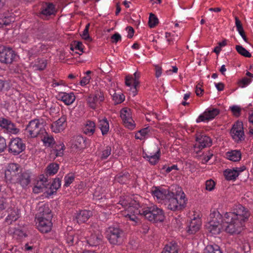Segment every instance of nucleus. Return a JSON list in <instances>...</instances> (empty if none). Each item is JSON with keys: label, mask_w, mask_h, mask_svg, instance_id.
<instances>
[{"label": "nucleus", "mask_w": 253, "mask_h": 253, "mask_svg": "<svg viewBox=\"0 0 253 253\" xmlns=\"http://www.w3.org/2000/svg\"><path fill=\"white\" fill-rule=\"evenodd\" d=\"M75 176L73 173H69L64 177L65 183L64 186H69L74 180Z\"/></svg>", "instance_id": "nucleus-46"}, {"label": "nucleus", "mask_w": 253, "mask_h": 253, "mask_svg": "<svg viewBox=\"0 0 253 253\" xmlns=\"http://www.w3.org/2000/svg\"><path fill=\"white\" fill-rule=\"evenodd\" d=\"M137 209L135 210L134 211V214H129V213H127L126 215V217L129 218V220L132 221H134L135 222H137V221L138 220V218L137 217V216H136L137 214H140L139 213H136V211L137 210Z\"/></svg>", "instance_id": "nucleus-54"}, {"label": "nucleus", "mask_w": 253, "mask_h": 253, "mask_svg": "<svg viewBox=\"0 0 253 253\" xmlns=\"http://www.w3.org/2000/svg\"><path fill=\"white\" fill-rule=\"evenodd\" d=\"M235 24L239 34L241 36L243 40L246 42H247L248 40L244 31L242 25L237 17H235Z\"/></svg>", "instance_id": "nucleus-37"}, {"label": "nucleus", "mask_w": 253, "mask_h": 253, "mask_svg": "<svg viewBox=\"0 0 253 253\" xmlns=\"http://www.w3.org/2000/svg\"><path fill=\"white\" fill-rule=\"evenodd\" d=\"M103 100V93L99 91H95L94 94L89 95L87 99L88 105L92 109H97L99 104Z\"/></svg>", "instance_id": "nucleus-12"}, {"label": "nucleus", "mask_w": 253, "mask_h": 253, "mask_svg": "<svg viewBox=\"0 0 253 253\" xmlns=\"http://www.w3.org/2000/svg\"><path fill=\"white\" fill-rule=\"evenodd\" d=\"M200 218L194 217L191 220L187 227V231L189 234H194L198 231L201 226Z\"/></svg>", "instance_id": "nucleus-18"}, {"label": "nucleus", "mask_w": 253, "mask_h": 253, "mask_svg": "<svg viewBox=\"0 0 253 253\" xmlns=\"http://www.w3.org/2000/svg\"><path fill=\"white\" fill-rule=\"evenodd\" d=\"M178 247L175 242H170L166 245L161 253H178Z\"/></svg>", "instance_id": "nucleus-27"}, {"label": "nucleus", "mask_w": 253, "mask_h": 253, "mask_svg": "<svg viewBox=\"0 0 253 253\" xmlns=\"http://www.w3.org/2000/svg\"><path fill=\"white\" fill-rule=\"evenodd\" d=\"M16 54L12 49L4 45L0 46V61L5 64L11 63Z\"/></svg>", "instance_id": "nucleus-6"}, {"label": "nucleus", "mask_w": 253, "mask_h": 253, "mask_svg": "<svg viewBox=\"0 0 253 253\" xmlns=\"http://www.w3.org/2000/svg\"><path fill=\"white\" fill-rule=\"evenodd\" d=\"M250 215L249 211L245 207L240 204L235 205L232 211L224 215L223 226L225 231L231 234L240 233Z\"/></svg>", "instance_id": "nucleus-1"}, {"label": "nucleus", "mask_w": 253, "mask_h": 253, "mask_svg": "<svg viewBox=\"0 0 253 253\" xmlns=\"http://www.w3.org/2000/svg\"><path fill=\"white\" fill-rule=\"evenodd\" d=\"M150 127H147L140 130L138 131V133H139L141 136H145L150 131Z\"/></svg>", "instance_id": "nucleus-60"}, {"label": "nucleus", "mask_w": 253, "mask_h": 253, "mask_svg": "<svg viewBox=\"0 0 253 253\" xmlns=\"http://www.w3.org/2000/svg\"><path fill=\"white\" fill-rule=\"evenodd\" d=\"M25 133L31 138L39 137L45 133V128L39 119L30 121L25 129Z\"/></svg>", "instance_id": "nucleus-4"}, {"label": "nucleus", "mask_w": 253, "mask_h": 253, "mask_svg": "<svg viewBox=\"0 0 253 253\" xmlns=\"http://www.w3.org/2000/svg\"><path fill=\"white\" fill-rule=\"evenodd\" d=\"M120 117L125 127L131 130L134 128L135 124L129 112H121Z\"/></svg>", "instance_id": "nucleus-14"}, {"label": "nucleus", "mask_w": 253, "mask_h": 253, "mask_svg": "<svg viewBox=\"0 0 253 253\" xmlns=\"http://www.w3.org/2000/svg\"><path fill=\"white\" fill-rule=\"evenodd\" d=\"M106 236L109 243L114 245L121 244L125 238V233L118 227H109L106 231Z\"/></svg>", "instance_id": "nucleus-5"}, {"label": "nucleus", "mask_w": 253, "mask_h": 253, "mask_svg": "<svg viewBox=\"0 0 253 253\" xmlns=\"http://www.w3.org/2000/svg\"><path fill=\"white\" fill-rule=\"evenodd\" d=\"M226 158L230 161L238 162L241 158V153L239 150H232L226 153Z\"/></svg>", "instance_id": "nucleus-28"}, {"label": "nucleus", "mask_w": 253, "mask_h": 253, "mask_svg": "<svg viewBox=\"0 0 253 253\" xmlns=\"http://www.w3.org/2000/svg\"><path fill=\"white\" fill-rule=\"evenodd\" d=\"M66 240L67 243L69 246H72L75 243H77L78 241V238L75 236V234L73 232H70L67 234L66 235Z\"/></svg>", "instance_id": "nucleus-39"}, {"label": "nucleus", "mask_w": 253, "mask_h": 253, "mask_svg": "<svg viewBox=\"0 0 253 253\" xmlns=\"http://www.w3.org/2000/svg\"><path fill=\"white\" fill-rule=\"evenodd\" d=\"M95 123L91 121H87L83 128L84 133L88 135H91L95 131Z\"/></svg>", "instance_id": "nucleus-29"}, {"label": "nucleus", "mask_w": 253, "mask_h": 253, "mask_svg": "<svg viewBox=\"0 0 253 253\" xmlns=\"http://www.w3.org/2000/svg\"><path fill=\"white\" fill-rule=\"evenodd\" d=\"M6 129L8 132L12 134H17L19 132V129L17 128L15 125L10 122Z\"/></svg>", "instance_id": "nucleus-49"}, {"label": "nucleus", "mask_w": 253, "mask_h": 253, "mask_svg": "<svg viewBox=\"0 0 253 253\" xmlns=\"http://www.w3.org/2000/svg\"><path fill=\"white\" fill-rule=\"evenodd\" d=\"M224 176L227 180H234L238 176V173L235 169H227L224 172Z\"/></svg>", "instance_id": "nucleus-30"}, {"label": "nucleus", "mask_w": 253, "mask_h": 253, "mask_svg": "<svg viewBox=\"0 0 253 253\" xmlns=\"http://www.w3.org/2000/svg\"><path fill=\"white\" fill-rule=\"evenodd\" d=\"M38 70H43L46 66V62L44 60H40L39 62V64L37 65Z\"/></svg>", "instance_id": "nucleus-57"}, {"label": "nucleus", "mask_w": 253, "mask_h": 253, "mask_svg": "<svg viewBox=\"0 0 253 253\" xmlns=\"http://www.w3.org/2000/svg\"><path fill=\"white\" fill-rule=\"evenodd\" d=\"M159 20L156 16L153 13H150L149 18V26L150 28H153L158 23Z\"/></svg>", "instance_id": "nucleus-44"}, {"label": "nucleus", "mask_w": 253, "mask_h": 253, "mask_svg": "<svg viewBox=\"0 0 253 253\" xmlns=\"http://www.w3.org/2000/svg\"><path fill=\"white\" fill-rule=\"evenodd\" d=\"M169 195L164 203L168 209L175 211L185 208L187 200L185 199L184 192L181 193L179 199L177 196L175 195L173 192H171Z\"/></svg>", "instance_id": "nucleus-3"}, {"label": "nucleus", "mask_w": 253, "mask_h": 253, "mask_svg": "<svg viewBox=\"0 0 253 253\" xmlns=\"http://www.w3.org/2000/svg\"><path fill=\"white\" fill-rule=\"evenodd\" d=\"M74 46H75V48L76 50H79L81 51L82 52H83V43L82 42L78 41H74Z\"/></svg>", "instance_id": "nucleus-59"}, {"label": "nucleus", "mask_w": 253, "mask_h": 253, "mask_svg": "<svg viewBox=\"0 0 253 253\" xmlns=\"http://www.w3.org/2000/svg\"><path fill=\"white\" fill-rule=\"evenodd\" d=\"M159 150H158L153 155V156H151L150 158H147L151 165H155L158 161L160 157Z\"/></svg>", "instance_id": "nucleus-47"}, {"label": "nucleus", "mask_w": 253, "mask_h": 253, "mask_svg": "<svg viewBox=\"0 0 253 253\" xmlns=\"http://www.w3.org/2000/svg\"><path fill=\"white\" fill-rule=\"evenodd\" d=\"M126 30H127V37L129 39L132 38L134 32L133 28L132 27L128 26L126 28Z\"/></svg>", "instance_id": "nucleus-63"}, {"label": "nucleus", "mask_w": 253, "mask_h": 253, "mask_svg": "<svg viewBox=\"0 0 253 253\" xmlns=\"http://www.w3.org/2000/svg\"><path fill=\"white\" fill-rule=\"evenodd\" d=\"M196 141L197 143L196 145H197V147L200 149L209 147L211 145V138L205 134H199L197 135Z\"/></svg>", "instance_id": "nucleus-21"}, {"label": "nucleus", "mask_w": 253, "mask_h": 253, "mask_svg": "<svg viewBox=\"0 0 253 253\" xmlns=\"http://www.w3.org/2000/svg\"><path fill=\"white\" fill-rule=\"evenodd\" d=\"M6 147V143L5 139L1 136H0V153L3 152Z\"/></svg>", "instance_id": "nucleus-55"}, {"label": "nucleus", "mask_w": 253, "mask_h": 253, "mask_svg": "<svg viewBox=\"0 0 253 253\" xmlns=\"http://www.w3.org/2000/svg\"><path fill=\"white\" fill-rule=\"evenodd\" d=\"M65 121L66 118L65 117H62L59 118L52 124L51 126L52 131L55 133H58L63 131L65 128L64 123Z\"/></svg>", "instance_id": "nucleus-24"}, {"label": "nucleus", "mask_w": 253, "mask_h": 253, "mask_svg": "<svg viewBox=\"0 0 253 253\" xmlns=\"http://www.w3.org/2000/svg\"><path fill=\"white\" fill-rule=\"evenodd\" d=\"M15 183H19L22 187H26L31 182V174L28 171H21L18 174Z\"/></svg>", "instance_id": "nucleus-17"}, {"label": "nucleus", "mask_w": 253, "mask_h": 253, "mask_svg": "<svg viewBox=\"0 0 253 253\" xmlns=\"http://www.w3.org/2000/svg\"><path fill=\"white\" fill-rule=\"evenodd\" d=\"M90 79L91 78L88 76L83 77V79L80 81L81 85L84 86L86 84H88L90 82Z\"/></svg>", "instance_id": "nucleus-61"}, {"label": "nucleus", "mask_w": 253, "mask_h": 253, "mask_svg": "<svg viewBox=\"0 0 253 253\" xmlns=\"http://www.w3.org/2000/svg\"><path fill=\"white\" fill-rule=\"evenodd\" d=\"M220 221L209 220L206 227L207 230L212 235H216L220 232Z\"/></svg>", "instance_id": "nucleus-20"}, {"label": "nucleus", "mask_w": 253, "mask_h": 253, "mask_svg": "<svg viewBox=\"0 0 253 253\" xmlns=\"http://www.w3.org/2000/svg\"><path fill=\"white\" fill-rule=\"evenodd\" d=\"M71 146L76 149H83L85 147V140L81 135L74 136L71 140Z\"/></svg>", "instance_id": "nucleus-22"}, {"label": "nucleus", "mask_w": 253, "mask_h": 253, "mask_svg": "<svg viewBox=\"0 0 253 253\" xmlns=\"http://www.w3.org/2000/svg\"><path fill=\"white\" fill-rule=\"evenodd\" d=\"M18 218V214H17L16 211H13L7 216L6 218V221L7 222L11 224L12 221H16Z\"/></svg>", "instance_id": "nucleus-50"}, {"label": "nucleus", "mask_w": 253, "mask_h": 253, "mask_svg": "<svg viewBox=\"0 0 253 253\" xmlns=\"http://www.w3.org/2000/svg\"><path fill=\"white\" fill-rule=\"evenodd\" d=\"M155 76L157 78H159L162 73V69L159 65H155Z\"/></svg>", "instance_id": "nucleus-62"}, {"label": "nucleus", "mask_w": 253, "mask_h": 253, "mask_svg": "<svg viewBox=\"0 0 253 253\" xmlns=\"http://www.w3.org/2000/svg\"><path fill=\"white\" fill-rule=\"evenodd\" d=\"M98 126L100 129L102 135L106 134L109 129V125L108 121L106 118H104L99 121Z\"/></svg>", "instance_id": "nucleus-31"}, {"label": "nucleus", "mask_w": 253, "mask_h": 253, "mask_svg": "<svg viewBox=\"0 0 253 253\" xmlns=\"http://www.w3.org/2000/svg\"><path fill=\"white\" fill-rule=\"evenodd\" d=\"M49 184L47 178L44 175H41L33 188V191L35 194L42 192L48 188Z\"/></svg>", "instance_id": "nucleus-13"}, {"label": "nucleus", "mask_w": 253, "mask_h": 253, "mask_svg": "<svg viewBox=\"0 0 253 253\" xmlns=\"http://www.w3.org/2000/svg\"><path fill=\"white\" fill-rule=\"evenodd\" d=\"M102 234L99 231H97L87 238L86 242L90 246H97L102 244Z\"/></svg>", "instance_id": "nucleus-15"}, {"label": "nucleus", "mask_w": 253, "mask_h": 253, "mask_svg": "<svg viewBox=\"0 0 253 253\" xmlns=\"http://www.w3.org/2000/svg\"><path fill=\"white\" fill-rule=\"evenodd\" d=\"M129 174L128 172H122L117 174L115 177V180L121 184H124L128 180Z\"/></svg>", "instance_id": "nucleus-34"}, {"label": "nucleus", "mask_w": 253, "mask_h": 253, "mask_svg": "<svg viewBox=\"0 0 253 253\" xmlns=\"http://www.w3.org/2000/svg\"><path fill=\"white\" fill-rule=\"evenodd\" d=\"M125 83L126 85L129 87L130 93L134 96L137 93V86L139 84L138 80L133 79V77L132 76H126Z\"/></svg>", "instance_id": "nucleus-19"}, {"label": "nucleus", "mask_w": 253, "mask_h": 253, "mask_svg": "<svg viewBox=\"0 0 253 253\" xmlns=\"http://www.w3.org/2000/svg\"><path fill=\"white\" fill-rule=\"evenodd\" d=\"M1 18L3 20V24H4V26L9 25L14 20V18L11 16H2Z\"/></svg>", "instance_id": "nucleus-53"}, {"label": "nucleus", "mask_w": 253, "mask_h": 253, "mask_svg": "<svg viewBox=\"0 0 253 253\" xmlns=\"http://www.w3.org/2000/svg\"><path fill=\"white\" fill-rule=\"evenodd\" d=\"M230 134L232 138L236 142H239L244 139V132L243 124L240 122H237L234 124L230 131Z\"/></svg>", "instance_id": "nucleus-10"}, {"label": "nucleus", "mask_w": 253, "mask_h": 253, "mask_svg": "<svg viewBox=\"0 0 253 253\" xmlns=\"http://www.w3.org/2000/svg\"><path fill=\"white\" fill-rule=\"evenodd\" d=\"M59 169V166L56 163H51L49 164L47 168L46 174V175H53L57 173Z\"/></svg>", "instance_id": "nucleus-36"}, {"label": "nucleus", "mask_w": 253, "mask_h": 253, "mask_svg": "<svg viewBox=\"0 0 253 253\" xmlns=\"http://www.w3.org/2000/svg\"><path fill=\"white\" fill-rule=\"evenodd\" d=\"M51 218L49 215L47 218L40 217L37 219V226L40 231L43 233H46L50 231L52 226Z\"/></svg>", "instance_id": "nucleus-9"}, {"label": "nucleus", "mask_w": 253, "mask_h": 253, "mask_svg": "<svg viewBox=\"0 0 253 253\" xmlns=\"http://www.w3.org/2000/svg\"><path fill=\"white\" fill-rule=\"evenodd\" d=\"M215 187V182L212 179L208 180L206 182V189L210 191L214 189Z\"/></svg>", "instance_id": "nucleus-52"}, {"label": "nucleus", "mask_w": 253, "mask_h": 253, "mask_svg": "<svg viewBox=\"0 0 253 253\" xmlns=\"http://www.w3.org/2000/svg\"><path fill=\"white\" fill-rule=\"evenodd\" d=\"M61 181L59 178H55L52 183L48 186L51 189V191L49 193L50 195H52L56 192V190L60 187Z\"/></svg>", "instance_id": "nucleus-38"}, {"label": "nucleus", "mask_w": 253, "mask_h": 253, "mask_svg": "<svg viewBox=\"0 0 253 253\" xmlns=\"http://www.w3.org/2000/svg\"><path fill=\"white\" fill-rule=\"evenodd\" d=\"M54 5L52 3L45 2L43 3L41 8L39 16L43 19L47 20L51 15H54L56 13Z\"/></svg>", "instance_id": "nucleus-11"}, {"label": "nucleus", "mask_w": 253, "mask_h": 253, "mask_svg": "<svg viewBox=\"0 0 253 253\" xmlns=\"http://www.w3.org/2000/svg\"><path fill=\"white\" fill-rule=\"evenodd\" d=\"M236 49L237 51L241 55L246 57H251V54L242 45H236Z\"/></svg>", "instance_id": "nucleus-40"}, {"label": "nucleus", "mask_w": 253, "mask_h": 253, "mask_svg": "<svg viewBox=\"0 0 253 253\" xmlns=\"http://www.w3.org/2000/svg\"><path fill=\"white\" fill-rule=\"evenodd\" d=\"M112 98L115 104L121 103L125 100V95L122 93L115 92Z\"/></svg>", "instance_id": "nucleus-41"}, {"label": "nucleus", "mask_w": 253, "mask_h": 253, "mask_svg": "<svg viewBox=\"0 0 253 253\" xmlns=\"http://www.w3.org/2000/svg\"><path fill=\"white\" fill-rule=\"evenodd\" d=\"M112 149L109 146L105 147L102 150L100 158L102 160L106 159L111 154Z\"/></svg>", "instance_id": "nucleus-42"}, {"label": "nucleus", "mask_w": 253, "mask_h": 253, "mask_svg": "<svg viewBox=\"0 0 253 253\" xmlns=\"http://www.w3.org/2000/svg\"><path fill=\"white\" fill-rule=\"evenodd\" d=\"M43 141V143L48 146H49L51 144L54 143V138L52 135L48 134L46 130L45 129V133L43 135H41L39 137Z\"/></svg>", "instance_id": "nucleus-33"}, {"label": "nucleus", "mask_w": 253, "mask_h": 253, "mask_svg": "<svg viewBox=\"0 0 253 253\" xmlns=\"http://www.w3.org/2000/svg\"><path fill=\"white\" fill-rule=\"evenodd\" d=\"M10 122L6 119L0 118V126L6 129Z\"/></svg>", "instance_id": "nucleus-58"}, {"label": "nucleus", "mask_w": 253, "mask_h": 253, "mask_svg": "<svg viewBox=\"0 0 253 253\" xmlns=\"http://www.w3.org/2000/svg\"><path fill=\"white\" fill-rule=\"evenodd\" d=\"M152 193L154 197L156 198L160 202L163 201L165 203L171 192L167 189L156 188L152 191Z\"/></svg>", "instance_id": "nucleus-16"}, {"label": "nucleus", "mask_w": 253, "mask_h": 253, "mask_svg": "<svg viewBox=\"0 0 253 253\" xmlns=\"http://www.w3.org/2000/svg\"><path fill=\"white\" fill-rule=\"evenodd\" d=\"M252 81L251 79L244 77L238 81V85L240 87L244 88L248 85Z\"/></svg>", "instance_id": "nucleus-48"}, {"label": "nucleus", "mask_w": 253, "mask_h": 253, "mask_svg": "<svg viewBox=\"0 0 253 253\" xmlns=\"http://www.w3.org/2000/svg\"><path fill=\"white\" fill-rule=\"evenodd\" d=\"M8 206V199L0 197V211L5 210Z\"/></svg>", "instance_id": "nucleus-51"}, {"label": "nucleus", "mask_w": 253, "mask_h": 253, "mask_svg": "<svg viewBox=\"0 0 253 253\" xmlns=\"http://www.w3.org/2000/svg\"><path fill=\"white\" fill-rule=\"evenodd\" d=\"M136 213L143 216L146 219L152 222H162L164 219L163 210L156 205H153L136 211Z\"/></svg>", "instance_id": "nucleus-2"}, {"label": "nucleus", "mask_w": 253, "mask_h": 253, "mask_svg": "<svg viewBox=\"0 0 253 253\" xmlns=\"http://www.w3.org/2000/svg\"><path fill=\"white\" fill-rule=\"evenodd\" d=\"M219 112H204L197 118V123L208 122L214 119L218 114Z\"/></svg>", "instance_id": "nucleus-25"}, {"label": "nucleus", "mask_w": 253, "mask_h": 253, "mask_svg": "<svg viewBox=\"0 0 253 253\" xmlns=\"http://www.w3.org/2000/svg\"><path fill=\"white\" fill-rule=\"evenodd\" d=\"M92 215L91 211L87 210L81 211L76 216L74 220L80 224L86 221L90 216Z\"/></svg>", "instance_id": "nucleus-26"}, {"label": "nucleus", "mask_w": 253, "mask_h": 253, "mask_svg": "<svg viewBox=\"0 0 253 253\" xmlns=\"http://www.w3.org/2000/svg\"><path fill=\"white\" fill-rule=\"evenodd\" d=\"M203 253H222V252L218 245L213 244L207 246Z\"/></svg>", "instance_id": "nucleus-35"}, {"label": "nucleus", "mask_w": 253, "mask_h": 253, "mask_svg": "<svg viewBox=\"0 0 253 253\" xmlns=\"http://www.w3.org/2000/svg\"><path fill=\"white\" fill-rule=\"evenodd\" d=\"M25 144L19 137L11 139L8 144L9 152L14 155H18L25 149Z\"/></svg>", "instance_id": "nucleus-7"}, {"label": "nucleus", "mask_w": 253, "mask_h": 253, "mask_svg": "<svg viewBox=\"0 0 253 253\" xmlns=\"http://www.w3.org/2000/svg\"><path fill=\"white\" fill-rule=\"evenodd\" d=\"M112 42L116 43L118 42L121 40L122 37L120 34L116 33L111 37Z\"/></svg>", "instance_id": "nucleus-56"}, {"label": "nucleus", "mask_w": 253, "mask_h": 253, "mask_svg": "<svg viewBox=\"0 0 253 253\" xmlns=\"http://www.w3.org/2000/svg\"><path fill=\"white\" fill-rule=\"evenodd\" d=\"M48 215H49L50 218H52L51 211L49 208L48 205L42 204L39 207L36 218H37L40 217L47 218Z\"/></svg>", "instance_id": "nucleus-23"}, {"label": "nucleus", "mask_w": 253, "mask_h": 253, "mask_svg": "<svg viewBox=\"0 0 253 253\" xmlns=\"http://www.w3.org/2000/svg\"><path fill=\"white\" fill-rule=\"evenodd\" d=\"M75 100V96L73 93H64L61 96V100L66 105L72 104Z\"/></svg>", "instance_id": "nucleus-32"}, {"label": "nucleus", "mask_w": 253, "mask_h": 253, "mask_svg": "<svg viewBox=\"0 0 253 253\" xmlns=\"http://www.w3.org/2000/svg\"><path fill=\"white\" fill-rule=\"evenodd\" d=\"M21 170L19 165L15 163L9 164L5 171V177L10 182L15 183L17 177Z\"/></svg>", "instance_id": "nucleus-8"}, {"label": "nucleus", "mask_w": 253, "mask_h": 253, "mask_svg": "<svg viewBox=\"0 0 253 253\" xmlns=\"http://www.w3.org/2000/svg\"><path fill=\"white\" fill-rule=\"evenodd\" d=\"M90 26V24L88 23L86 26L85 29H84L83 33L81 35L82 38L86 41L91 42L92 41L91 38L89 36L88 34L89 28Z\"/></svg>", "instance_id": "nucleus-43"}, {"label": "nucleus", "mask_w": 253, "mask_h": 253, "mask_svg": "<svg viewBox=\"0 0 253 253\" xmlns=\"http://www.w3.org/2000/svg\"><path fill=\"white\" fill-rule=\"evenodd\" d=\"M163 169H166L165 171L167 173H169L173 169H174V170L178 169L177 166V165H172L170 167H164Z\"/></svg>", "instance_id": "nucleus-64"}, {"label": "nucleus", "mask_w": 253, "mask_h": 253, "mask_svg": "<svg viewBox=\"0 0 253 253\" xmlns=\"http://www.w3.org/2000/svg\"><path fill=\"white\" fill-rule=\"evenodd\" d=\"M210 220H216L221 221V215L216 211H212L209 216Z\"/></svg>", "instance_id": "nucleus-45"}]
</instances>
